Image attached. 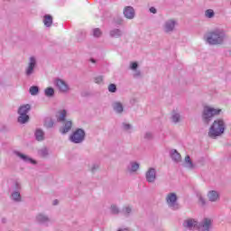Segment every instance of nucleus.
<instances>
[{
  "label": "nucleus",
  "mask_w": 231,
  "mask_h": 231,
  "mask_svg": "<svg viewBox=\"0 0 231 231\" xmlns=\"http://www.w3.org/2000/svg\"><path fill=\"white\" fill-rule=\"evenodd\" d=\"M181 120V116H180V114L178 113H173L171 116V122H173V124H178L180 123Z\"/></svg>",
  "instance_id": "nucleus-34"
},
{
  "label": "nucleus",
  "mask_w": 231,
  "mask_h": 231,
  "mask_svg": "<svg viewBox=\"0 0 231 231\" xmlns=\"http://www.w3.org/2000/svg\"><path fill=\"white\" fill-rule=\"evenodd\" d=\"M183 227L188 228V230H194V228H198V221L194 218L187 219L183 222Z\"/></svg>",
  "instance_id": "nucleus-13"
},
{
  "label": "nucleus",
  "mask_w": 231,
  "mask_h": 231,
  "mask_svg": "<svg viewBox=\"0 0 231 231\" xmlns=\"http://www.w3.org/2000/svg\"><path fill=\"white\" fill-rule=\"evenodd\" d=\"M130 69H133V71H136L138 69V62L130 63Z\"/></svg>",
  "instance_id": "nucleus-40"
},
{
  "label": "nucleus",
  "mask_w": 231,
  "mask_h": 231,
  "mask_svg": "<svg viewBox=\"0 0 231 231\" xmlns=\"http://www.w3.org/2000/svg\"><path fill=\"white\" fill-rule=\"evenodd\" d=\"M42 152L44 156H46V154H48V151L47 150H42Z\"/></svg>",
  "instance_id": "nucleus-48"
},
{
  "label": "nucleus",
  "mask_w": 231,
  "mask_h": 231,
  "mask_svg": "<svg viewBox=\"0 0 231 231\" xmlns=\"http://www.w3.org/2000/svg\"><path fill=\"white\" fill-rule=\"evenodd\" d=\"M14 155L17 156L22 162H24V163H32V165H36L37 161L32 159L30 156L19 152V151H14Z\"/></svg>",
  "instance_id": "nucleus-10"
},
{
  "label": "nucleus",
  "mask_w": 231,
  "mask_h": 231,
  "mask_svg": "<svg viewBox=\"0 0 231 231\" xmlns=\"http://www.w3.org/2000/svg\"><path fill=\"white\" fill-rule=\"evenodd\" d=\"M140 169V163L136 162H131L127 166V171L130 174L136 172Z\"/></svg>",
  "instance_id": "nucleus-22"
},
{
  "label": "nucleus",
  "mask_w": 231,
  "mask_h": 231,
  "mask_svg": "<svg viewBox=\"0 0 231 231\" xmlns=\"http://www.w3.org/2000/svg\"><path fill=\"white\" fill-rule=\"evenodd\" d=\"M206 42L209 46H221L225 44V42L228 39V35L224 29L216 28L212 31H209L206 34Z\"/></svg>",
  "instance_id": "nucleus-1"
},
{
  "label": "nucleus",
  "mask_w": 231,
  "mask_h": 231,
  "mask_svg": "<svg viewBox=\"0 0 231 231\" xmlns=\"http://www.w3.org/2000/svg\"><path fill=\"white\" fill-rule=\"evenodd\" d=\"M123 14L125 15V19H129L131 21L136 17V11H134V7L128 5L124 8Z\"/></svg>",
  "instance_id": "nucleus-11"
},
{
  "label": "nucleus",
  "mask_w": 231,
  "mask_h": 231,
  "mask_svg": "<svg viewBox=\"0 0 231 231\" xmlns=\"http://www.w3.org/2000/svg\"><path fill=\"white\" fill-rule=\"evenodd\" d=\"M220 195L216 190H210L208 192V199L211 203H216L219 201Z\"/></svg>",
  "instance_id": "nucleus-16"
},
{
  "label": "nucleus",
  "mask_w": 231,
  "mask_h": 231,
  "mask_svg": "<svg viewBox=\"0 0 231 231\" xmlns=\"http://www.w3.org/2000/svg\"><path fill=\"white\" fill-rule=\"evenodd\" d=\"M11 198L13 201H15L16 203L21 202V191H13L11 194Z\"/></svg>",
  "instance_id": "nucleus-30"
},
{
  "label": "nucleus",
  "mask_w": 231,
  "mask_h": 231,
  "mask_svg": "<svg viewBox=\"0 0 231 231\" xmlns=\"http://www.w3.org/2000/svg\"><path fill=\"white\" fill-rule=\"evenodd\" d=\"M112 107L117 115H122V113H124V105L119 101L112 103Z\"/></svg>",
  "instance_id": "nucleus-20"
},
{
  "label": "nucleus",
  "mask_w": 231,
  "mask_h": 231,
  "mask_svg": "<svg viewBox=\"0 0 231 231\" xmlns=\"http://www.w3.org/2000/svg\"><path fill=\"white\" fill-rule=\"evenodd\" d=\"M29 93L32 96L35 97L39 95V87L37 86H32L29 88Z\"/></svg>",
  "instance_id": "nucleus-35"
},
{
  "label": "nucleus",
  "mask_w": 231,
  "mask_h": 231,
  "mask_svg": "<svg viewBox=\"0 0 231 231\" xmlns=\"http://www.w3.org/2000/svg\"><path fill=\"white\" fill-rule=\"evenodd\" d=\"M73 127V123L71 121H66L64 125L60 128V133L62 134H68L71 128Z\"/></svg>",
  "instance_id": "nucleus-15"
},
{
  "label": "nucleus",
  "mask_w": 231,
  "mask_h": 231,
  "mask_svg": "<svg viewBox=\"0 0 231 231\" xmlns=\"http://www.w3.org/2000/svg\"><path fill=\"white\" fill-rule=\"evenodd\" d=\"M221 108H215L208 105L204 106L201 113L202 122L208 125L215 116L221 115Z\"/></svg>",
  "instance_id": "nucleus-3"
},
{
  "label": "nucleus",
  "mask_w": 231,
  "mask_h": 231,
  "mask_svg": "<svg viewBox=\"0 0 231 231\" xmlns=\"http://www.w3.org/2000/svg\"><path fill=\"white\" fill-rule=\"evenodd\" d=\"M121 214L125 217H131L133 216V206L131 205H125L121 209Z\"/></svg>",
  "instance_id": "nucleus-17"
},
{
  "label": "nucleus",
  "mask_w": 231,
  "mask_h": 231,
  "mask_svg": "<svg viewBox=\"0 0 231 231\" xmlns=\"http://www.w3.org/2000/svg\"><path fill=\"white\" fill-rule=\"evenodd\" d=\"M91 35L95 37V39H100V37H102V30H100V28H95L92 30Z\"/></svg>",
  "instance_id": "nucleus-33"
},
{
  "label": "nucleus",
  "mask_w": 231,
  "mask_h": 231,
  "mask_svg": "<svg viewBox=\"0 0 231 231\" xmlns=\"http://www.w3.org/2000/svg\"><path fill=\"white\" fill-rule=\"evenodd\" d=\"M177 25H178V21L174 19H170L164 22L162 25V30L164 33H172V32L176 30Z\"/></svg>",
  "instance_id": "nucleus-6"
},
{
  "label": "nucleus",
  "mask_w": 231,
  "mask_h": 231,
  "mask_svg": "<svg viewBox=\"0 0 231 231\" xmlns=\"http://www.w3.org/2000/svg\"><path fill=\"white\" fill-rule=\"evenodd\" d=\"M199 201L200 205H202V207H205V205H207V200H205V198H203V196L199 197Z\"/></svg>",
  "instance_id": "nucleus-44"
},
{
  "label": "nucleus",
  "mask_w": 231,
  "mask_h": 231,
  "mask_svg": "<svg viewBox=\"0 0 231 231\" xmlns=\"http://www.w3.org/2000/svg\"><path fill=\"white\" fill-rule=\"evenodd\" d=\"M30 109H32V106H30V104L23 105L19 107L18 115H28V113H30Z\"/></svg>",
  "instance_id": "nucleus-23"
},
{
  "label": "nucleus",
  "mask_w": 231,
  "mask_h": 231,
  "mask_svg": "<svg viewBox=\"0 0 231 231\" xmlns=\"http://www.w3.org/2000/svg\"><path fill=\"white\" fill-rule=\"evenodd\" d=\"M110 213L113 214V216H118V214H122V210H120L118 206L112 204L110 206Z\"/></svg>",
  "instance_id": "nucleus-28"
},
{
  "label": "nucleus",
  "mask_w": 231,
  "mask_h": 231,
  "mask_svg": "<svg viewBox=\"0 0 231 231\" xmlns=\"http://www.w3.org/2000/svg\"><path fill=\"white\" fill-rule=\"evenodd\" d=\"M53 205H59V200H54Z\"/></svg>",
  "instance_id": "nucleus-50"
},
{
  "label": "nucleus",
  "mask_w": 231,
  "mask_h": 231,
  "mask_svg": "<svg viewBox=\"0 0 231 231\" xmlns=\"http://www.w3.org/2000/svg\"><path fill=\"white\" fill-rule=\"evenodd\" d=\"M212 228V219L204 218L199 223H198L197 230L199 231H210Z\"/></svg>",
  "instance_id": "nucleus-9"
},
{
  "label": "nucleus",
  "mask_w": 231,
  "mask_h": 231,
  "mask_svg": "<svg viewBox=\"0 0 231 231\" xmlns=\"http://www.w3.org/2000/svg\"><path fill=\"white\" fill-rule=\"evenodd\" d=\"M183 167H185V169H189V171H194V169L197 168L196 163H193L192 159H190V155H186Z\"/></svg>",
  "instance_id": "nucleus-14"
},
{
  "label": "nucleus",
  "mask_w": 231,
  "mask_h": 231,
  "mask_svg": "<svg viewBox=\"0 0 231 231\" xmlns=\"http://www.w3.org/2000/svg\"><path fill=\"white\" fill-rule=\"evenodd\" d=\"M35 68H37V59L33 56L30 57L27 68L25 69L26 77H32L35 73Z\"/></svg>",
  "instance_id": "nucleus-7"
},
{
  "label": "nucleus",
  "mask_w": 231,
  "mask_h": 231,
  "mask_svg": "<svg viewBox=\"0 0 231 231\" xmlns=\"http://www.w3.org/2000/svg\"><path fill=\"white\" fill-rule=\"evenodd\" d=\"M206 19H214L216 17V13L214 9H207L204 13Z\"/></svg>",
  "instance_id": "nucleus-32"
},
{
  "label": "nucleus",
  "mask_w": 231,
  "mask_h": 231,
  "mask_svg": "<svg viewBox=\"0 0 231 231\" xmlns=\"http://www.w3.org/2000/svg\"><path fill=\"white\" fill-rule=\"evenodd\" d=\"M149 12H151V14H157L158 10H156L155 7L152 6L150 7Z\"/></svg>",
  "instance_id": "nucleus-46"
},
{
  "label": "nucleus",
  "mask_w": 231,
  "mask_h": 231,
  "mask_svg": "<svg viewBox=\"0 0 231 231\" xmlns=\"http://www.w3.org/2000/svg\"><path fill=\"white\" fill-rule=\"evenodd\" d=\"M103 80H104V78L102 76H97L95 78L96 84H102Z\"/></svg>",
  "instance_id": "nucleus-43"
},
{
  "label": "nucleus",
  "mask_w": 231,
  "mask_h": 231,
  "mask_svg": "<svg viewBox=\"0 0 231 231\" xmlns=\"http://www.w3.org/2000/svg\"><path fill=\"white\" fill-rule=\"evenodd\" d=\"M17 122L18 124H28V122H30V116L28 115H19L18 118H17Z\"/></svg>",
  "instance_id": "nucleus-26"
},
{
  "label": "nucleus",
  "mask_w": 231,
  "mask_h": 231,
  "mask_svg": "<svg viewBox=\"0 0 231 231\" xmlns=\"http://www.w3.org/2000/svg\"><path fill=\"white\" fill-rule=\"evenodd\" d=\"M108 91L109 93H116V84H110L108 86Z\"/></svg>",
  "instance_id": "nucleus-39"
},
{
  "label": "nucleus",
  "mask_w": 231,
  "mask_h": 231,
  "mask_svg": "<svg viewBox=\"0 0 231 231\" xmlns=\"http://www.w3.org/2000/svg\"><path fill=\"white\" fill-rule=\"evenodd\" d=\"M86 39V32L85 31H80L78 34V41L79 42H82Z\"/></svg>",
  "instance_id": "nucleus-38"
},
{
  "label": "nucleus",
  "mask_w": 231,
  "mask_h": 231,
  "mask_svg": "<svg viewBox=\"0 0 231 231\" xmlns=\"http://www.w3.org/2000/svg\"><path fill=\"white\" fill-rule=\"evenodd\" d=\"M123 131H126L127 133H131V129H133V125L131 124L123 123L122 124Z\"/></svg>",
  "instance_id": "nucleus-37"
},
{
  "label": "nucleus",
  "mask_w": 231,
  "mask_h": 231,
  "mask_svg": "<svg viewBox=\"0 0 231 231\" xmlns=\"http://www.w3.org/2000/svg\"><path fill=\"white\" fill-rule=\"evenodd\" d=\"M144 140H152V133L151 132H146L144 134Z\"/></svg>",
  "instance_id": "nucleus-41"
},
{
  "label": "nucleus",
  "mask_w": 231,
  "mask_h": 231,
  "mask_svg": "<svg viewBox=\"0 0 231 231\" xmlns=\"http://www.w3.org/2000/svg\"><path fill=\"white\" fill-rule=\"evenodd\" d=\"M165 201L171 210H180L181 208V206L178 202V195L174 192L168 193Z\"/></svg>",
  "instance_id": "nucleus-4"
},
{
  "label": "nucleus",
  "mask_w": 231,
  "mask_h": 231,
  "mask_svg": "<svg viewBox=\"0 0 231 231\" xmlns=\"http://www.w3.org/2000/svg\"><path fill=\"white\" fill-rule=\"evenodd\" d=\"M43 24L47 28H50V26H51V24H53V17L51 14H45L43 16Z\"/></svg>",
  "instance_id": "nucleus-24"
},
{
  "label": "nucleus",
  "mask_w": 231,
  "mask_h": 231,
  "mask_svg": "<svg viewBox=\"0 0 231 231\" xmlns=\"http://www.w3.org/2000/svg\"><path fill=\"white\" fill-rule=\"evenodd\" d=\"M90 62H92V64H97V60H95V59H90Z\"/></svg>",
  "instance_id": "nucleus-47"
},
{
  "label": "nucleus",
  "mask_w": 231,
  "mask_h": 231,
  "mask_svg": "<svg viewBox=\"0 0 231 231\" xmlns=\"http://www.w3.org/2000/svg\"><path fill=\"white\" fill-rule=\"evenodd\" d=\"M86 140V131L82 128H78L69 136V142L72 143H82Z\"/></svg>",
  "instance_id": "nucleus-5"
},
{
  "label": "nucleus",
  "mask_w": 231,
  "mask_h": 231,
  "mask_svg": "<svg viewBox=\"0 0 231 231\" xmlns=\"http://www.w3.org/2000/svg\"><path fill=\"white\" fill-rule=\"evenodd\" d=\"M54 85L58 88L60 93H68L69 91V85L61 79L56 78L54 79Z\"/></svg>",
  "instance_id": "nucleus-8"
},
{
  "label": "nucleus",
  "mask_w": 231,
  "mask_h": 231,
  "mask_svg": "<svg viewBox=\"0 0 231 231\" xmlns=\"http://www.w3.org/2000/svg\"><path fill=\"white\" fill-rule=\"evenodd\" d=\"M34 136L38 142H42V140H44V131L37 129Z\"/></svg>",
  "instance_id": "nucleus-29"
},
{
  "label": "nucleus",
  "mask_w": 231,
  "mask_h": 231,
  "mask_svg": "<svg viewBox=\"0 0 231 231\" xmlns=\"http://www.w3.org/2000/svg\"><path fill=\"white\" fill-rule=\"evenodd\" d=\"M145 179L148 183H154L156 181V169L149 168L145 173Z\"/></svg>",
  "instance_id": "nucleus-12"
},
{
  "label": "nucleus",
  "mask_w": 231,
  "mask_h": 231,
  "mask_svg": "<svg viewBox=\"0 0 231 231\" xmlns=\"http://www.w3.org/2000/svg\"><path fill=\"white\" fill-rule=\"evenodd\" d=\"M170 156L175 163H180L181 162V154L178 152V150L172 149L170 151Z\"/></svg>",
  "instance_id": "nucleus-19"
},
{
  "label": "nucleus",
  "mask_w": 231,
  "mask_h": 231,
  "mask_svg": "<svg viewBox=\"0 0 231 231\" xmlns=\"http://www.w3.org/2000/svg\"><path fill=\"white\" fill-rule=\"evenodd\" d=\"M67 115H68V111H66L65 109L59 111L57 116V121L64 122L66 120Z\"/></svg>",
  "instance_id": "nucleus-25"
},
{
  "label": "nucleus",
  "mask_w": 231,
  "mask_h": 231,
  "mask_svg": "<svg viewBox=\"0 0 231 231\" xmlns=\"http://www.w3.org/2000/svg\"><path fill=\"white\" fill-rule=\"evenodd\" d=\"M35 219L40 225H47L50 223V217L42 213L38 214Z\"/></svg>",
  "instance_id": "nucleus-18"
},
{
  "label": "nucleus",
  "mask_w": 231,
  "mask_h": 231,
  "mask_svg": "<svg viewBox=\"0 0 231 231\" xmlns=\"http://www.w3.org/2000/svg\"><path fill=\"white\" fill-rule=\"evenodd\" d=\"M21 182L19 181H14V185H13V192H21Z\"/></svg>",
  "instance_id": "nucleus-36"
},
{
  "label": "nucleus",
  "mask_w": 231,
  "mask_h": 231,
  "mask_svg": "<svg viewBox=\"0 0 231 231\" xmlns=\"http://www.w3.org/2000/svg\"><path fill=\"white\" fill-rule=\"evenodd\" d=\"M53 125H55V122L53 121V119H51V117L45 118L44 127H46L47 129H51Z\"/></svg>",
  "instance_id": "nucleus-31"
},
{
  "label": "nucleus",
  "mask_w": 231,
  "mask_h": 231,
  "mask_svg": "<svg viewBox=\"0 0 231 231\" xmlns=\"http://www.w3.org/2000/svg\"><path fill=\"white\" fill-rule=\"evenodd\" d=\"M117 231H131V230H129V228H120Z\"/></svg>",
  "instance_id": "nucleus-49"
},
{
  "label": "nucleus",
  "mask_w": 231,
  "mask_h": 231,
  "mask_svg": "<svg viewBox=\"0 0 231 231\" xmlns=\"http://www.w3.org/2000/svg\"><path fill=\"white\" fill-rule=\"evenodd\" d=\"M98 164H94L91 168V172H95V171H98Z\"/></svg>",
  "instance_id": "nucleus-45"
},
{
  "label": "nucleus",
  "mask_w": 231,
  "mask_h": 231,
  "mask_svg": "<svg viewBox=\"0 0 231 231\" xmlns=\"http://www.w3.org/2000/svg\"><path fill=\"white\" fill-rule=\"evenodd\" d=\"M142 77V72L138 69H135L134 72V79H140Z\"/></svg>",
  "instance_id": "nucleus-42"
},
{
  "label": "nucleus",
  "mask_w": 231,
  "mask_h": 231,
  "mask_svg": "<svg viewBox=\"0 0 231 231\" xmlns=\"http://www.w3.org/2000/svg\"><path fill=\"white\" fill-rule=\"evenodd\" d=\"M226 129V125H225V121L223 119H216L209 127L208 136H209V138L216 139L217 136L224 134Z\"/></svg>",
  "instance_id": "nucleus-2"
},
{
  "label": "nucleus",
  "mask_w": 231,
  "mask_h": 231,
  "mask_svg": "<svg viewBox=\"0 0 231 231\" xmlns=\"http://www.w3.org/2000/svg\"><path fill=\"white\" fill-rule=\"evenodd\" d=\"M44 95L45 97H48V98H52V97H55V89L51 87H49L45 88Z\"/></svg>",
  "instance_id": "nucleus-27"
},
{
  "label": "nucleus",
  "mask_w": 231,
  "mask_h": 231,
  "mask_svg": "<svg viewBox=\"0 0 231 231\" xmlns=\"http://www.w3.org/2000/svg\"><path fill=\"white\" fill-rule=\"evenodd\" d=\"M109 35L112 39H120V37H123L124 35V31H122V29L115 28L109 32Z\"/></svg>",
  "instance_id": "nucleus-21"
}]
</instances>
